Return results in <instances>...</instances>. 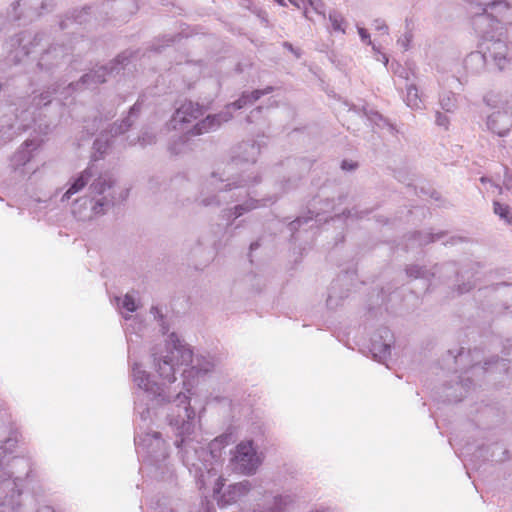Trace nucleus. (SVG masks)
<instances>
[{"mask_svg": "<svg viewBox=\"0 0 512 512\" xmlns=\"http://www.w3.org/2000/svg\"><path fill=\"white\" fill-rule=\"evenodd\" d=\"M467 13L475 32L482 38L479 48L499 71L512 62L504 24L512 25V5L505 0H467Z\"/></svg>", "mask_w": 512, "mask_h": 512, "instance_id": "nucleus-1", "label": "nucleus"}, {"mask_svg": "<svg viewBox=\"0 0 512 512\" xmlns=\"http://www.w3.org/2000/svg\"><path fill=\"white\" fill-rule=\"evenodd\" d=\"M175 402L167 414L169 425L173 428L176 440L174 442L182 463L195 474L207 470V459L212 454L201 441L196 439V413L191 407L189 397L182 392L176 394Z\"/></svg>", "mask_w": 512, "mask_h": 512, "instance_id": "nucleus-2", "label": "nucleus"}, {"mask_svg": "<svg viewBox=\"0 0 512 512\" xmlns=\"http://www.w3.org/2000/svg\"><path fill=\"white\" fill-rule=\"evenodd\" d=\"M261 182L258 172L232 175L225 170L223 172L210 173L201 183V187L195 202L202 207L218 208L224 203L239 201V195L230 192L251 188Z\"/></svg>", "mask_w": 512, "mask_h": 512, "instance_id": "nucleus-3", "label": "nucleus"}, {"mask_svg": "<svg viewBox=\"0 0 512 512\" xmlns=\"http://www.w3.org/2000/svg\"><path fill=\"white\" fill-rule=\"evenodd\" d=\"M151 357L160 377L169 383L176 380L175 373L180 366H187L194 362L192 350L175 332L168 336L163 346L157 345L152 348Z\"/></svg>", "mask_w": 512, "mask_h": 512, "instance_id": "nucleus-4", "label": "nucleus"}, {"mask_svg": "<svg viewBox=\"0 0 512 512\" xmlns=\"http://www.w3.org/2000/svg\"><path fill=\"white\" fill-rule=\"evenodd\" d=\"M114 180L108 173L100 174L89 186L91 198L81 197L73 203L72 213L81 220L103 215L115 204Z\"/></svg>", "mask_w": 512, "mask_h": 512, "instance_id": "nucleus-5", "label": "nucleus"}, {"mask_svg": "<svg viewBox=\"0 0 512 512\" xmlns=\"http://www.w3.org/2000/svg\"><path fill=\"white\" fill-rule=\"evenodd\" d=\"M203 107L192 101H185L173 114L169 126L175 130H182L191 135H202L218 129L223 122H227L232 118L230 112H222L219 114L208 115L204 119L198 121L192 128H188L192 120H197L203 115Z\"/></svg>", "mask_w": 512, "mask_h": 512, "instance_id": "nucleus-6", "label": "nucleus"}, {"mask_svg": "<svg viewBox=\"0 0 512 512\" xmlns=\"http://www.w3.org/2000/svg\"><path fill=\"white\" fill-rule=\"evenodd\" d=\"M406 275L411 279H421L427 282L426 290H429L433 279H438L441 283L450 284L456 288L458 294L469 292L473 287L471 281H464L455 262H446L435 264L428 269L426 266L410 264L405 268Z\"/></svg>", "mask_w": 512, "mask_h": 512, "instance_id": "nucleus-7", "label": "nucleus"}, {"mask_svg": "<svg viewBox=\"0 0 512 512\" xmlns=\"http://www.w3.org/2000/svg\"><path fill=\"white\" fill-rule=\"evenodd\" d=\"M46 40L44 31L22 30L9 36L4 43L8 62L18 65L28 58Z\"/></svg>", "mask_w": 512, "mask_h": 512, "instance_id": "nucleus-8", "label": "nucleus"}, {"mask_svg": "<svg viewBox=\"0 0 512 512\" xmlns=\"http://www.w3.org/2000/svg\"><path fill=\"white\" fill-rule=\"evenodd\" d=\"M55 0H16L8 9V17L18 25L27 26L54 11Z\"/></svg>", "mask_w": 512, "mask_h": 512, "instance_id": "nucleus-9", "label": "nucleus"}, {"mask_svg": "<svg viewBox=\"0 0 512 512\" xmlns=\"http://www.w3.org/2000/svg\"><path fill=\"white\" fill-rule=\"evenodd\" d=\"M129 57L126 52L119 54L115 59L105 65L96 66L81 76L77 82L70 83L73 90L95 89L98 85L105 83L108 77L115 76L124 69Z\"/></svg>", "mask_w": 512, "mask_h": 512, "instance_id": "nucleus-10", "label": "nucleus"}, {"mask_svg": "<svg viewBox=\"0 0 512 512\" xmlns=\"http://www.w3.org/2000/svg\"><path fill=\"white\" fill-rule=\"evenodd\" d=\"M133 377L139 389L142 391L143 397H146L151 403H147V408L144 409L140 415L143 420H146L149 417L150 409L155 405H160L164 403H170V407L178 404L179 402H175L176 395L174 399L171 400L170 395H167L165 389L162 385L152 381L150 379V375L147 374L144 370H141L137 365L133 367ZM171 408H169V412Z\"/></svg>", "mask_w": 512, "mask_h": 512, "instance_id": "nucleus-11", "label": "nucleus"}, {"mask_svg": "<svg viewBox=\"0 0 512 512\" xmlns=\"http://www.w3.org/2000/svg\"><path fill=\"white\" fill-rule=\"evenodd\" d=\"M72 47L53 43L40 54L36 67L43 80H49L70 62Z\"/></svg>", "mask_w": 512, "mask_h": 512, "instance_id": "nucleus-12", "label": "nucleus"}, {"mask_svg": "<svg viewBox=\"0 0 512 512\" xmlns=\"http://www.w3.org/2000/svg\"><path fill=\"white\" fill-rule=\"evenodd\" d=\"M231 462L234 470L238 473L244 475L255 474L261 464V459L253 441L245 440L238 443L233 452Z\"/></svg>", "mask_w": 512, "mask_h": 512, "instance_id": "nucleus-13", "label": "nucleus"}, {"mask_svg": "<svg viewBox=\"0 0 512 512\" xmlns=\"http://www.w3.org/2000/svg\"><path fill=\"white\" fill-rule=\"evenodd\" d=\"M393 342V334L387 327L377 330L371 339L370 352L374 360L384 363L390 356L391 344Z\"/></svg>", "mask_w": 512, "mask_h": 512, "instance_id": "nucleus-14", "label": "nucleus"}, {"mask_svg": "<svg viewBox=\"0 0 512 512\" xmlns=\"http://www.w3.org/2000/svg\"><path fill=\"white\" fill-rule=\"evenodd\" d=\"M104 6L111 12L112 19L121 22L128 21L138 10L136 0H109Z\"/></svg>", "mask_w": 512, "mask_h": 512, "instance_id": "nucleus-15", "label": "nucleus"}, {"mask_svg": "<svg viewBox=\"0 0 512 512\" xmlns=\"http://www.w3.org/2000/svg\"><path fill=\"white\" fill-rule=\"evenodd\" d=\"M260 154V145L254 141H243L237 145L232 156V163L240 165L242 163L254 164Z\"/></svg>", "mask_w": 512, "mask_h": 512, "instance_id": "nucleus-16", "label": "nucleus"}, {"mask_svg": "<svg viewBox=\"0 0 512 512\" xmlns=\"http://www.w3.org/2000/svg\"><path fill=\"white\" fill-rule=\"evenodd\" d=\"M139 444L147 449V453L155 462L167 457L165 442L159 432L147 433Z\"/></svg>", "mask_w": 512, "mask_h": 512, "instance_id": "nucleus-17", "label": "nucleus"}, {"mask_svg": "<svg viewBox=\"0 0 512 512\" xmlns=\"http://www.w3.org/2000/svg\"><path fill=\"white\" fill-rule=\"evenodd\" d=\"M8 110L10 113L14 114V119L5 114L4 119L0 123L1 131L7 128V130L20 132L30 127V122L33 120V113H31L29 109L22 110L21 114H15V110L11 106L8 107Z\"/></svg>", "mask_w": 512, "mask_h": 512, "instance_id": "nucleus-18", "label": "nucleus"}, {"mask_svg": "<svg viewBox=\"0 0 512 512\" xmlns=\"http://www.w3.org/2000/svg\"><path fill=\"white\" fill-rule=\"evenodd\" d=\"M487 127L498 136H505L512 127V115L508 111L493 112L487 118Z\"/></svg>", "mask_w": 512, "mask_h": 512, "instance_id": "nucleus-19", "label": "nucleus"}, {"mask_svg": "<svg viewBox=\"0 0 512 512\" xmlns=\"http://www.w3.org/2000/svg\"><path fill=\"white\" fill-rule=\"evenodd\" d=\"M37 143L34 140H27L24 144L13 154L10 159L11 167L17 171L21 167H25L32 159V152L36 150Z\"/></svg>", "mask_w": 512, "mask_h": 512, "instance_id": "nucleus-20", "label": "nucleus"}, {"mask_svg": "<svg viewBox=\"0 0 512 512\" xmlns=\"http://www.w3.org/2000/svg\"><path fill=\"white\" fill-rule=\"evenodd\" d=\"M141 110V103L137 101L130 109L128 116L124 118L121 122H115L111 125L109 134L111 137H116L118 135L124 134L128 129L133 125L134 121L138 118V115Z\"/></svg>", "mask_w": 512, "mask_h": 512, "instance_id": "nucleus-21", "label": "nucleus"}, {"mask_svg": "<svg viewBox=\"0 0 512 512\" xmlns=\"http://www.w3.org/2000/svg\"><path fill=\"white\" fill-rule=\"evenodd\" d=\"M492 368H494L496 371L504 372L512 377V359L509 358L500 359L499 357H492L489 360L485 361L484 367L480 368L478 364H473L469 370H483L484 372Z\"/></svg>", "mask_w": 512, "mask_h": 512, "instance_id": "nucleus-22", "label": "nucleus"}, {"mask_svg": "<svg viewBox=\"0 0 512 512\" xmlns=\"http://www.w3.org/2000/svg\"><path fill=\"white\" fill-rule=\"evenodd\" d=\"M96 175V171L94 166L91 165L87 167L74 181L71 183L70 187L62 196V201L68 200L72 195L79 192L82 188L86 186V184L90 181L92 177Z\"/></svg>", "mask_w": 512, "mask_h": 512, "instance_id": "nucleus-23", "label": "nucleus"}, {"mask_svg": "<svg viewBox=\"0 0 512 512\" xmlns=\"http://www.w3.org/2000/svg\"><path fill=\"white\" fill-rule=\"evenodd\" d=\"M464 65L472 73H480L486 66L491 64L486 55H484V50L480 48L478 51H473L467 55Z\"/></svg>", "mask_w": 512, "mask_h": 512, "instance_id": "nucleus-24", "label": "nucleus"}, {"mask_svg": "<svg viewBox=\"0 0 512 512\" xmlns=\"http://www.w3.org/2000/svg\"><path fill=\"white\" fill-rule=\"evenodd\" d=\"M446 232L441 231L438 233H428L423 231H414L408 235V244L407 247H413L414 244L418 246H425L430 243H434L442 238H444Z\"/></svg>", "mask_w": 512, "mask_h": 512, "instance_id": "nucleus-25", "label": "nucleus"}, {"mask_svg": "<svg viewBox=\"0 0 512 512\" xmlns=\"http://www.w3.org/2000/svg\"><path fill=\"white\" fill-rule=\"evenodd\" d=\"M346 278L347 273H345L342 276H339L335 281L332 282L326 300L327 306L329 308H336L339 304V300H342L347 297V293H338L339 286L345 281Z\"/></svg>", "mask_w": 512, "mask_h": 512, "instance_id": "nucleus-26", "label": "nucleus"}, {"mask_svg": "<svg viewBox=\"0 0 512 512\" xmlns=\"http://www.w3.org/2000/svg\"><path fill=\"white\" fill-rule=\"evenodd\" d=\"M260 206V200L255 199L253 197H249L248 200L241 204H237L232 208L225 209L226 214L233 215V220L241 217L245 213H248Z\"/></svg>", "mask_w": 512, "mask_h": 512, "instance_id": "nucleus-27", "label": "nucleus"}, {"mask_svg": "<svg viewBox=\"0 0 512 512\" xmlns=\"http://www.w3.org/2000/svg\"><path fill=\"white\" fill-rule=\"evenodd\" d=\"M110 146L111 140L108 137V134H101L99 137H97L93 143L94 152L92 154V161H98L101 159L110 148Z\"/></svg>", "mask_w": 512, "mask_h": 512, "instance_id": "nucleus-28", "label": "nucleus"}, {"mask_svg": "<svg viewBox=\"0 0 512 512\" xmlns=\"http://www.w3.org/2000/svg\"><path fill=\"white\" fill-rule=\"evenodd\" d=\"M215 367V362L213 358L208 356H197L195 359V364L192 366V369L196 371V374H206L211 372Z\"/></svg>", "mask_w": 512, "mask_h": 512, "instance_id": "nucleus-29", "label": "nucleus"}, {"mask_svg": "<svg viewBox=\"0 0 512 512\" xmlns=\"http://www.w3.org/2000/svg\"><path fill=\"white\" fill-rule=\"evenodd\" d=\"M407 93L405 102L411 109L417 110L422 108V100L418 94L416 85L410 84L406 87Z\"/></svg>", "mask_w": 512, "mask_h": 512, "instance_id": "nucleus-30", "label": "nucleus"}, {"mask_svg": "<svg viewBox=\"0 0 512 512\" xmlns=\"http://www.w3.org/2000/svg\"><path fill=\"white\" fill-rule=\"evenodd\" d=\"M439 104L445 112L453 113L457 109L456 95L451 91L442 93L439 98Z\"/></svg>", "mask_w": 512, "mask_h": 512, "instance_id": "nucleus-31", "label": "nucleus"}, {"mask_svg": "<svg viewBox=\"0 0 512 512\" xmlns=\"http://www.w3.org/2000/svg\"><path fill=\"white\" fill-rule=\"evenodd\" d=\"M493 212L504 220L505 223L512 226V209L509 205L502 204L499 201H493Z\"/></svg>", "mask_w": 512, "mask_h": 512, "instance_id": "nucleus-32", "label": "nucleus"}, {"mask_svg": "<svg viewBox=\"0 0 512 512\" xmlns=\"http://www.w3.org/2000/svg\"><path fill=\"white\" fill-rule=\"evenodd\" d=\"M329 22L331 28L335 32L346 33L347 22L344 17L337 11L333 10L329 13Z\"/></svg>", "mask_w": 512, "mask_h": 512, "instance_id": "nucleus-33", "label": "nucleus"}, {"mask_svg": "<svg viewBox=\"0 0 512 512\" xmlns=\"http://www.w3.org/2000/svg\"><path fill=\"white\" fill-rule=\"evenodd\" d=\"M56 90H50V88L46 91H43L39 95H34L31 100V106L35 109H39L42 106L48 105L52 101V97L55 94Z\"/></svg>", "mask_w": 512, "mask_h": 512, "instance_id": "nucleus-34", "label": "nucleus"}, {"mask_svg": "<svg viewBox=\"0 0 512 512\" xmlns=\"http://www.w3.org/2000/svg\"><path fill=\"white\" fill-rule=\"evenodd\" d=\"M257 99H254V92H248L244 91L241 96L231 104L227 106L228 109L233 108L234 110H239L247 105H252L254 102H256Z\"/></svg>", "mask_w": 512, "mask_h": 512, "instance_id": "nucleus-35", "label": "nucleus"}, {"mask_svg": "<svg viewBox=\"0 0 512 512\" xmlns=\"http://www.w3.org/2000/svg\"><path fill=\"white\" fill-rule=\"evenodd\" d=\"M83 14H88L87 8H84L82 11H73L70 15H67L64 20H61L59 23L60 29L65 30L69 27L70 23L81 24L83 22L82 16Z\"/></svg>", "mask_w": 512, "mask_h": 512, "instance_id": "nucleus-36", "label": "nucleus"}, {"mask_svg": "<svg viewBox=\"0 0 512 512\" xmlns=\"http://www.w3.org/2000/svg\"><path fill=\"white\" fill-rule=\"evenodd\" d=\"M150 313L153 315L154 319L159 323L161 333L166 334L169 331V325L166 322V317L162 313L161 309L158 306H152L150 309Z\"/></svg>", "mask_w": 512, "mask_h": 512, "instance_id": "nucleus-37", "label": "nucleus"}, {"mask_svg": "<svg viewBox=\"0 0 512 512\" xmlns=\"http://www.w3.org/2000/svg\"><path fill=\"white\" fill-rule=\"evenodd\" d=\"M231 441H232V434H228V433L222 434V435L216 437L212 441L211 451H213V449H215L217 447L218 448L224 447V446L228 445Z\"/></svg>", "mask_w": 512, "mask_h": 512, "instance_id": "nucleus-38", "label": "nucleus"}, {"mask_svg": "<svg viewBox=\"0 0 512 512\" xmlns=\"http://www.w3.org/2000/svg\"><path fill=\"white\" fill-rule=\"evenodd\" d=\"M138 141L142 147L147 145L154 144L156 142V136L154 133L149 131H143L140 136H138Z\"/></svg>", "mask_w": 512, "mask_h": 512, "instance_id": "nucleus-39", "label": "nucleus"}, {"mask_svg": "<svg viewBox=\"0 0 512 512\" xmlns=\"http://www.w3.org/2000/svg\"><path fill=\"white\" fill-rule=\"evenodd\" d=\"M122 306H123V308H125L129 312H134V311L137 310L135 299L131 295H129V294H126L124 296V299H123V302H122Z\"/></svg>", "mask_w": 512, "mask_h": 512, "instance_id": "nucleus-40", "label": "nucleus"}, {"mask_svg": "<svg viewBox=\"0 0 512 512\" xmlns=\"http://www.w3.org/2000/svg\"><path fill=\"white\" fill-rule=\"evenodd\" d=\"M412 38H413L412 32L411 31H407V32H405V34L402 37H400L398 39L397 42L405 51H407L409 49V47H410V43L412 41Z\"/></svg>", "mask_w": 512, "mask_h": 512, "instance_id": "nucleus-41", "label": "nucleus"}, {"mask_svg": "<svg viewBox=\"0 0 512 512\" xmlns=\"http://www.w3.org/2000/svg\"><path fill=\"white\" fill-rule=\"evenodd\" d=\"M436 124L440 127H443L445 129H448V125H449V118L442 114L441 112L437 111L436 112V120H435Z\"/></svg>", "mask_w": 512, "mask_h": 512, "instance_id": "nucleus-42", "label": "nucleus"}, {"mask_svg": "<svg viewBox=\"0 0 512 512\" xmlns=\"http://www.w3.org/2000/svg\"><path fill=\"white\" fill-rule=\"evenodd\" d=\"M250 488L251 484L249 481L240 482L234 486V489L238 492L239 495H244L248 493Z\"/></svg>", "mask_w": 512, "mask_h": 512, "instance_id": "nucleus-43", "label": "nucleus"}, {"mask_svg": "<svg viewBox=\"0 0 512 512\" xmlns=\"http://www.w3.org/2000/svg\"><path fill=\"white\" fill-rule=\"evenodd\" d=\"M364 115L368 118V120L376 124H378V121L383 120L382 115L377 111H367L364 109Z\"/></svg>", "mask_w": 512, "mask_h": 512, "instance_id": "nucleus-44", "label": "nucleus"}, {"mask_svg": "<svg viewBox=\"0 0 512 512\" xmlns=\"http://www.w3.org/2000/svg\"><path fill=\"white\" fill-rule=\"evenodd\" d=\"M364 115L368 118V120L376 124H378V121L383 120L382 115L377 111H367L364 109Z\"/></svg>", "mask_w": 512, "mask_h": 512, "instance_id": "nucleus-45", "label": "nucleus"}, {"mask_svg": "<svg viewBox=\"0 0 512 512\" xmlns=\"http://www.w3.org/2000/svg\"><path fill=\"white\" fill-rule=\"evenodd\" d=\"M309 1V4L310 6L312 7V9L323 16V18H325V14L323 12V7H324V4L321 0H308Z\"/></svg>", "mask_w": 512, "mask_h": 512, "instance_id": "nucleus-46", "label": "nucleus"}, {"mask_svg": "<svg viewBox=\"0 0 512 512\" xmlns=\"http://www.w3.org/2000/svg\"><path fill=\"white\" fill-rule=\"evenodd\" d=\"M460 382L457 384L461 390H464V392H467L468 389L473 384V381L469 377L460 376Z\"/></svg>", "mask_w": 512, "mask_h": 512, "instance_id": "nucleus-47", "label": "nucleus"}, {"mask_svg": "<svg viewBox=\"0 0 512 512\" xmlns=\"http://www.w3.org/2000/svg\"><path fill=\"white\" fill-rule=\"evenodd\" d=\"M274 91V87L272 86H267L266 88L264 89H256L254 90V99H260L262 96L264 95H267V94H270Z\"/></svg>", "mask_w": 512, "mask_h": 512, "instance_id": "nucleus-48", "label": "nucleus"}, {"mask_svg": "<svg viewBox=\"0 0 512 512\" xmlns=\"http://www.w3.org/2000/svg\"><path fill=\"white\" fill-rule=\"evenodd\" d=\"M448 353L455 359V363L458 364L463 360V358L468 356L470 351H468L466 354L464 348H461L456 355H453L451 350H449Z\"/></svg>", "mask_w": 512, "mask_h": 512, "instance_id": "nucleus-49", "label": "nucleus"}, {"mask_svg": "<svg viewBox=\"0 0 512 512\" xmlns=\"http://www.w3.org/2000/svg\"><path fill=\"white\" fill-rule=\"evenodd\" d=\"M179 140V146H183L184 145V140H183V137H179L178 138ZM169 150L171 151V153L173 154H179L182 152V148L181 147H178V142H174L173 144H171L169 146Z\"/></svg>", "mask_w": 512, "mask_h": 512, "instance_id": "nucleus-50", "label": "nucleus"}, {"mask_svg": "<svg viewBox=\"0 0 512 512\" xmlns=\"http://www.w3.org/2000/svg\"><path fill=\"white\" fill-rule=\"evenodd\" d=\"M358 164L356 162L343 160L341 163V169L344 171H353L357 168Z\"/></svg>", "mask_w": 512, "mask_h": 512, "instance_id": "nucleus-51", "label": "nucleus"}, {"mask_svg": "<svg viewBox=\"0 0 512 512\" xmlns=\"http://www.w3.org/2000/svg\"><path fill=\"white\" fill-rule=\"evenodd\" d=\"M311 218H302V217H298L297 219H295L294 221H292L290 224H289V227L291 230H296L298 229V227L300 225H302L303 223H307L308 220H310Z\"/></svg>", "mask_w": 512, "mask_h": 512, "instance_id": "nucleus-52", "label": "nucleus"}, {"mask_svg": "<svg viewBox=\"0 0 512 512\" xmlns=\"http://www.w3.org/2000/svg\"><path fill=\"white\" fill-rule=\"evenodd\" d=\"M358 33L363 42H367L370 45L372 44V42L370 40V35L365 28L358 27Z\"/></svg>", "mask_w": 512, "mask_h": 512, "instance_id": "nucleus-53", "label": "nucleus"}, {"mask_svg": "<svg viewBox=\"0 0 512 512\" xmlns=\"http://www.w3.org/2000/svg\"><path fill=\"white\" fill-rule=\"evenodd\" d=\"M503 185L508 190L512 189V176L508 174L507 169H505V177L503 180Z\"/></svg>", "mask_w": 512, "mask_h": 512, "instance_id": "nucleus-54", "label": "nucleus"}, {"mask_svg": "<svg viewBox=\"0 0 512 512\" xmlns=\"http://www.w3.org/2000/svg\"><path fill=\"white\" fill-rule=\"evenodd\" d=\"M375 28L379 31H384L385 33H388V26L383 20L377 19L375 20Z\"/></svg>", "mask_w": 512, "mask_h": 512, "instance_id": "nucleus-55", "label": "nucleus"}, {"mask_svg": "<svg viewBox=\"0 0 512 512\" xmlns=\"http://www.w3.org/2000/svg\"><path fill=\"white\" fill-rule=\"evenodd\" d=\"M343 215L347 218H350V217L362 218V215H358V210H356L355 208L345 210L343 212Z\"/></svg>", "mask_w": 512, "mask_h": 512, "instance_id": "nucleus-56", "label": "nucleus"}, {"mask_svg": "<svg viewBox=\"0 0 512 512\" xmlns=\"http://www.w3.org/2000/svg\"><path fill=\"white\" fill-rule=\"evenodd\" d=\"M283 46H284L286 49L290 50L292 53H294V54L296 55V57H297V58H299V57H300V53H299V51H298L297 49H295L291 43H289V42H284V43H283Z\"/></svg>", "mask_w": 512, "mask_h": 512, "instance_id": "nucleus-57", "label": "nucleus"}, {"mask_svg": "<svg viewBox=\"0 0 512 512\" xmlns=\"http://www.w3.org/2000/svg\"><path fill=\"white\" fill-rule=\"evenodd\" d=\"M462 241H463L462 237L453 236L449 240L445 241L444 245H448V244L454 245L455 243L462 242Z\"/></svg>", "mask_w": 512, "mask_h": 512, "instance_id": "nucleus-58", "label": "nucleus"}, {"mask_svg": "<svg viewBox=\"0 0 512 512\" xmlns=\"http://www.w3.org/2000/svg\"><path fill=\"white\" fill-rule=\"evenodd\" d=\"M493 93H488L484 96V101L489 106H495L494 101H492Z\"/></svg>", "mask_w": 512, "mask_h": 512, "instance_id": "nucleus-59", "label": "nucleus"}, {"mask_svg": "<svg viewBox=\"0 0 512 512\" xmlns=\"http://www.w3.org/2000/svg\"><path fill=\"white\" fill-rule=\"evenodd\" d=\"M222 213H223V218L228 220V224L227 225L228 226L232 225V223L235 221V220H233V215L226 214L225 210H223Z\"/></svg>", "mask_w": 512, "mask_h": 512, "instance_id": "nucleus-60", "label": "nucleus"}, {"mask_svg": "<svg viewBox=\"0 0 512 512\" xmlns=\"http://www.w3.org/2000/svg\"><path fill=\"white\" fill-rule=\"evenodd\" d=\"M260 247V242L259 241H254L250 244V247H249V250H250V254L257 250L258 248Z\"/></svg>", "mask_w": 512, "mask_h": 512, "instance_id": "nucleus-61", "label": "nucleus"}, {"mask_svg": "<svg viewBox=\"0 0 512 512\" xmlns=\"http://www.w3.org/2000/svg\"><path fill=\"white\" fill-rule=\"evenodd\" d=\"M37 512H56V511L50 506H44V507L40 508Z\"/></svg>", "mask_w": 512, "mask_h": 512, "instance_id": "nucleus-62", "label": "nucleus"}, {"mask_svg": "<svg viewBox=\"0 0 512 512\" xmlns=\"http://www.w3.org/2000/svg\"><path fill=\"white\" fill-rule=\"evenodd\" d=\"M464 396H465V395H464L462 392H460V394H459V395H456V396H454V397H453V400H454L455 402H457V401H461V400H462V398H463Z\"/></svg>", "mask_w": 512, "mask_h": 512, "instance_id": "nucleus-63", "label": "nucleus"}, {"mask_svg": "<svg viewBox=\"0 0 512 512\" xmlns=\"http://www.w3.org/2000/svg\"><path fill=\"white\" fill-rule=\"evenodd\" d=\"M381 57H382L381 61L384 63L385 66H387L388 61H389L388 57L385 54H382Z\"/></svg>", "mask_w": 512, "mask_h": 512, "instance_id": "nucleus-64", "label": "nucleus"}]
</instances>
